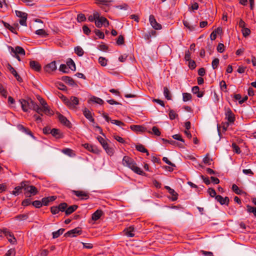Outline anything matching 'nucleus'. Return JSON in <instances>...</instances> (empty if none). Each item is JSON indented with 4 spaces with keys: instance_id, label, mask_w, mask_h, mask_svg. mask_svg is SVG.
<instances>
[{
    "instance_id": "obj_1",
    "label": "nucleus",
    "mask_w": 256,
    "mask_h": 256,
    "mask_svg": "<svg viewBox=\"0 0 256 256\" xmlns=\"http://www.w3.org/2000/svg\"><path fill=\"white\" fill-rule=\"evenodd\" d=\"M122 162L123 166L131 169L135 173L142 176L144 175L145 173L140 168L136 166V162L131 158L128 156H124L123 158Z\"/></svg>"
},
{
    "instance_id": "obj_2",
    "label": "nucleus",
    "mask_w": 256,
    "mask_h": 256,
    "mask_svg": "<svg viewBox=\"0 0 256 256\" xmlns=\"http://www.w3.org/2000/svg\"><path fill=\"white\" fill-rule=\"evenodd\" d=\"M97 140L108 155L112 156L114 154V150L108 146V142L103 138L100 136H98Z\"/></svg>"
},
{
    "instance_id": "obj_3",
    "label": "nucleus",
    "mask_w": 256,
    "mask_h": 256,
    "mask_svg": "<svg viewBox=\"0 0 256 256\" xmlns=\"http://www.w3.org/2000/svg\"><path fill=\"white\" fill-rule=\"evenodd\" d=\"M24 190L25 194L27 196H35L38 193V189L34 186H28L25 184Z\"/></svg>"
},
{
    "instance_id": "obj_4",
    "label": "nucleus",
    "mask_w": 256,
    "mask_h": 256,
    "mask_svg": "<svg viewBox=\"0 0 256 256\" xmlns=\"http://www.w3.org/2000/svg\"><path fill=\"white\" fill-rule=\"evenodd\" d=\"M79 104V100L78 98L72 96L68 99L66 106L70 109H75L76 106Z\"/></svg>"
},
{
    "instance_id": "obj_5",
    "label": "nucleus",
    "mask_w": 256,
    "mask_h": 256,
    "mask_svg": "<svg viewBox=\"0 0 256 256\" xmlns=\"http://www.w3.org/2000/svg\"><path fill=\"white\" fill-rule=\"evenodd\" d=\"M16 16L20 18L21 19L20 20V24L23 26H26V20L28 14L20 10H16Z\"/></svg>"
},
{
    "instance_id": "obj_6",
    "label": "nucleus",
    "mask_w": 256,
    "mask_h": 256,
    "mask_svg": "<svg viewBox=\"0 0 256 256\" xmlns=\"http://www.w3.org/2000/svg\"><path fill=\"white\" fill-rule=\"evenodd\" d=\"M95 24L98 28H101L102 25L105 27H107L109 26L110 24L106 18L101 16L100 18L96 20Z\"/></svg>"
},
{
    "instance_id": "obj_7",
    "label": "nucleus",
    "mask_w": 256,
    "mask_h": 256,
    "mask_svg": "<svg viewBox=\"0 0 256 256\" xmlns=\"http://www.w3.org/2000/svg\"><path fill=\"white\" fill-rule=\"evenodd\" d=\"M31 102L32 100L30 99H29L28 100L24 99H21L20 100L22 108L24 112H26L29 109H30Z\"/></svg>"
},
{
    "instance_id": "obj_8",
    "label": "nucleus",
    "mask_w": 256,
    "mask_h": 256,
    "mask_svg": "<svg viewBox=\"0 0 256 256\" xmlns=\"http://www.w3.org/2000/svg\"><path fill=\"white\" fill-rule=\"evenodd\" d=\"M72 192L82 200H87L89 198L88 193L84 191L74 190Z\"/></svg>"
},
{
    "instance_id": "obj_9",
    "label": "nucleus",
    "mask_w": 256,
    "mask_h": 256,
    "mask_svg": "<svg viewBox=\"0 0 256 256\" xmlns=\"http://www.w3.org/2000/svg\"><path fill=\"white\" fill-rule=\"evenodd\" d=\"M149 20L151 26L155 30H160L162 28L161 25L158 23L154 16L153 15H150L149 16Z\"/></svg>"
},
{
    "instance_id": "obj_10",
    "label": "nucleus",
    "mask_w": 256,
    "mask_h": 256,
    "mask_svg": "<svg viewBox=\"0 0 256 256\" xmlns=\"http://www.w3.org/2000/svg\"><path fill=\"white\" fill-rule=\"evenodd\" d=\"M44 70L48 73H51L52 72L56 70V66L55 61H53L50 63L48 64L44 68Z\"/></svg>"
},
{
    "instance_id": "obj_11",
    "label": "nucleus",
    "mask_w": 256,
    "mask_h": 256,
    "mask_svg": "<svg viewBox=\"0 0 256 256\" xmlns=\"http://www.w3.org/2000/svg\"><path fill=\"white\" fill-rule=\"evenodd\" d=\"M82 146L86 149L94 154H98L100 153V150L96 146L88 144H84Z\"/></svg>"
},
{
    "instance_id": "obj_12",
    "label": "nucleus",
    "mask_w": 256,
    "mask_h": 256,
    "mask_svg": "<svg viewBox=\"0 0 256 256\" xmlns=\"http://www.w3.org/2000/svg\"><path fill=\"white\" fill-rule=\"evenodd\" d=\"M17 128L19 130L30 136L32 138L36 139L35 136L33 135L32 132L28 128L24 126L22 124L18 125Z\"/></svg>"
},
{
    "instance_id": "obj_13",
    "label": "nucleus",
    "mask_w": 256,
    "mask_h": 256,
    "mask_svg": "<svg viewBox=\"0 0 256 256\" xmlns=\"http://www.w3.org/2000/svg\"><path fill=\"white\" fill-rule=\"evenodd\" d=\"M83 114L84 116L90 122H94V119L93 118L92 114L87 108H84L83 110Z\"/></svg>"
},
{
    "instance_id": "obj_14",
    "label": "nucleus",
    "mask_w": 256,
    "mask_h": 256,
    "mask_svg": "<svg viewBox=\"0 0 256 256\" xmlns=\"http://www.w3.org/2000/svg\"><path fill=\"white\" fill-rule=\"evenodd\" d=\"M25 182L20 183V186H16L14 190L12 192V194L14 196H18L22 192V189L24 190Z\"/></svg>"
},
{
    "instance_id": "obj_15",
    "label": "nucleus",
    "mask_w": 256,
    "mask_h": 256,
    "mask_svg": "<svg viewBox=\"0 0 256 256\" xmlns=\"http://www.w3.org/2000/svg\"><path fill=\"white\" fill-rule=\"evenodd\" d=\"M130 129L135 132H145L146 130V128L140 125H132L130 126Z\"/></svg>"
},
{
    "instance_id": "obj_16",
    "label": "nucleus",
    "mask_w": 256,
    "mask_h": 256,
    "mask_svg": "<svg viewBox=\"0 0 256 256\" xmlns=\"http://www.w3.org/2000/svg\"><path fill=\"white\" fill-rule=\"evenodd\" d=\"M81 234L82 230L78 228H77L68 232L66 235L74 237L76 235H80Z\"/></svg>"
},
{
    "instance_id": "obj_17",
    "label": "nucleus",
    "mask_w": 256,
    "mask_h": 256,
    "mask_svg": "<svg viewBox=\"0 0 256 256\" xmlns=\"http://www.w3.org/2000/svg\"><path fill=\"white\" fill-rule=\"evenodd\" d=\"M216 200L222 205V204L228 205V202H229V198L227 196H226L225 198H223L220 195H218V196H216Z\"/></svg>"
},
{
    "instance_id": "obj_18",
    "label": "nucleus",
    "mask_w": 256,
    "mask_h": 256,
    "mask_svg": "<svg viewBox=\"0 0 256 256\" xmlns=\"http://www.w3.org/2000/svg\"><path fill=\"white\" fill-rule=\"evenodd\" d=\"M30 66L32 69L36 72H39L41 69V66L40 64L38 62L35 60L30 61Z\"/></svg>"
},
{
    "instance_id": "obj_19",
    "label": "nucleus",
    "mask_w": 256,
    "mask_h": 256,
    "mask_svg": "<svg viewBox=\"0 0 256 256\" xmlns=\"http://www.w3.org/2000/svg\"><path fill=\"white\" fill-rule=\"evenodd\" d=\"M10 48L12 52H14L16 54H20L23 56L25 55V51L22 47L17 46L15 48L12 47H10Z\"/></svg>"
},
{
    "instance_id": "obj_20",
    "label": "nucleus",
    "mask_w": 256,
    "mask_h": 256,
    "mask_svg": "<svg viewBox=\"0 0 256 256\" xmlns=\"http://www.w3.org/2000/svg\"><path fill=\"white\" fill-rule=\"evenodd\" d=\"M226 118L230 122H234L235 120L234 115L230 109H228L226 113Z\"/></svg>"
},
{
    "instance_id": "obj_21",
    "label": "nucleus",
    "mask_w": 256,
    "mask_h": 256,
    "mask_svg": "<svg viewBox=\"0 0 256 256\" xmlns=\"http://www.w3.org/2000/svg\"><path fill=\"white\" fill-rule=\"evenodd\" d=\"M103 212L102 210H98L92 214V219L94 221H96L100 218Z\"/></svg>"
},
{
    "instance_id": "obj_22",
    "label": "nucleus",
    "mask_w": 256,
    "mask_h": 256,
    "mask_svg": "<svg viewBox=\"0 0 256 256\" xmlns=\"http://www.w3.org/2000/svg\"><path fill=\"white\" fill-rule=\"evenodd\" d=\"M125 234L128 237H134V228L133 226H130L124 230Z\"/></svg>"
},
{
    "instance_id": "obj_23",
    "label": "nucleus",
    "mask_w": 256,
    "mask_h": 256,
    "mask_svg": "<svg viewBox=\"0 0 256 256\" xmlns=\"http://www.w3.org/2000/svg\"><path fill=\"white\" fill-rule=\"evenodd\" d=\"M30 109H32L33 110L36 112L38 114H41L42 116V114L41 108L36 103H35L32 100L31 102Z\"/></svg>"
},
{
    "instance_id": "obj_24",
    "label": "nucleus",
    "mask_w": 256,
    "mask_h": 256,
    "mask_svg": "<svg viewBox=\"0 0 256 256\" xmlns=\"http://www.w3.org/2000/svg\"><path fill=\"white\" fill-rule=\"evenodd\" d=\"M30 109H32L33 110L36 112L38 114H41L42 116V114L41 108L36 103H35L32 100L31 102Z\"/></svg>"
},
{
    "instance_id": "obj_25",
    "label": "nucleus",
    "mask_w": 256,
    "mask_h": 256,
    "mask_svg": "<svg viewBox=\"0 0 256 256\" xmlns=\"http://www.w3.org/2000/svg\"><path fill=\"white\" fill-rule=\"evenodd\" d=\"M56 199L54 196L46 197L42 198V202L44 206H48L50 202H53Z\"/></svg>"
},
{
    "instance_id": "obj_26",
    "label": "nucleus",
    "mask_w": 256,
    "mask_h": 256,
    "mask_svg": "<svg viewBox=\"0 0 256 256\" xmlns=\"http://www.w3.org/2000/svg\"><path fill=\"white\" fill-rule=\"evenodd\" d=\"M42 113L44 112L46 114L48 115H52V112L50 110V108L48 106V104L43 105L42 108H41Z\"/></svg>"
},
{
    "instance_id": "obj_27",
    "label": "nucleus",
    "mask_w": 256,
    "mask_h": 256,
    "mask_svg": "<svg viewBox=\"0 0 256 256\" xmlns=\"http://www.w3.org/2000/svg\"><path fill=\"white\" fill-rule=\"evenodd\" d=\"M200 88L198 86H194L192 88V92L194 94H197V96L198 98H202L204 96V93L202 92H200Z\"/></svg>"
},
{
    "instance_id": "obj_28",
    "label": "nucleus",
    "mask_w": 256,
    "mask_h": 256,
    "mask_svg": "<svg viewBox=\"0 0 256 256\" xmlns=\"http://www.w3.org/2000/svg\"><path fill=\"white\" fill-rule=\"evenodd\" d=\"M51 134L54 137L59 138L62 137V134L60 132V130L56 128L52 129Z\"/></svg>"
},
{
    "instance_id": "obj_29",
    "label": "nucleus",
    "mask_w": 256,
    "mask_h": 256,
    "mask_svg": "<svg viewBox=\"0 0 256 256\" xmlns=\"http://www.w3.org/2000/svg\"><path fill=\"white\" fill-rule=\"evenodd\" d=\"M62 80L70 86L76 84L73 79L68 76H63Z\"/></svg>"
},
{
    "instance_id": "obj_30",
    "label": "nucleus",
    "mask_w": 256,
    "mask_h": 256,
    "mask_svg": "<svg viewBox=\"0 0 256 256\" xmlns=\"http://www.w3.org/2000/svg\"><path fill=\"white\" fill-rule=\"evenodd\" d=\"M136 148L138 151L142 152H146L147 156L149 155V152L143 145L141 144H137L136 146Z\"/></svg>"
},
{
    "instance_id": "obj_31",
    "label": "nucleus",
    "mask_w": 256,
    "mask_h": 256,
    "mask_svg": "<svg viewBox=\"0 0 256 256\" xmlns=\"http://www.w3.org/2000/svg\"><path fill=\"white\" fill-rule=\"evenodd\" d=\"M78 207V206L76 205H73L69 206L65 211L66 214V215L71 214L77 209Z\"/></svg>"
},
{
    "instance_id": "obj_32",
    "label": "nucleus",
    "mask_w": 256,
    "mask_h": 256,
    "mask_svg": "<svg viewBox=\"0 0 256 256\" xmlns=\"http://www.w3.org/2000/svg\"><path fill=\"white\" fill-rule=\"evenodd\" d=\"M62 152L65 154H66L71 157L74 156H75L74 151L72 149L68 148H64L62 150Z\"/></svg>"
},
{
    "instance_id": "obj_33",
    "label": "nucleus",
    "mask_w": 256,
    "mask_h": 256,
    "mask_svg": "<svg viewBox=\"0 0 256 256\" xmlns=\"http://www.w3.org/2000/svg\"><path fill=\"white\" fill-rule=\"evenodd\" d=\"M58 119L62 124H65L66 126H68L70 124V122L67 120V118L65 116H64L62 114H59Z\"/></svg>"
},
{
    "instance_id": "obj_34",
    "label": "nucleus",
    "mask_w": 256,
    "mask_h": 256,
    "mask_svg": "<svg viewBox=\"0 0 256 256\" xmlns=\"http://www.w3.org/2000/svg\"><path fill=\"white\" fill-rule=\"evenodd\" d=\"M112 2V0H96V4L105 6H108Z\"/></svg>"
},
{
    "instance_id": "obj_35",
    "label": "nucleus",
    "mask_w": 256,
    "mask_h": 256,
    "mask_svg": "<svg viewBox=\"0 0 256 256\" xmlns=\"http://www.w3.org/2000/svg\"><path fill=\"white\" fill-rule=\"evenodd\" d=\"M67 66H68V68L71 69L72 70H76V68L74 62L70 59L67 62Z\"/></svg>"
},
{
    "instance_id": "obj_36",
    "label": "nucleus",
    "mask_w": 256,
    "mask_h": 256,
    "mask_svg": "<svg viewBox=\"0 0 256 256\" xmlns=\"http://www.w3.org/2000/svg\"><path fill=\"white\" fill-rule=\"evenodd\" d=\"M74 52L79 56H81L84 54V50L80 46H77L74 48Z\"/></svg>"
},
{
    "instance_id": "obj_37",
    "label": "nucleus",
    "mask_w": 256,
    "mask_h": 256,
    "mask_svg": "<svg viewBox=\"0 0 256 256\" xmlns=\"http://www.w3.org/2000/svg\"><path fill=\"white\" fill-rule=\"evenodd\" d=\"M164 94L165 98L167 100H171L170 93L169 90L168 89V88L167 87H164Z\"/></svg>"
},
{
    "instance_id": "obj_38",
    "label": "nucleus",
    "mask_w": 256,
    "mask_h": 256,
    "mask_svg": "<svg viewBox=\"0 0 256 256\" xmlns=\"http://www.w3.org/2000/svg\"><path fill=\"white\" fill-rule=\"evenodd\" d=\"M64 231V229L60 228L57 231L52 232L53 238H58L61 234H63Z\"/></svg>"
},
{
    "instance_id": "obj_39",
    "label": "nucleus",
    "mask_w": 256,
    "mask_h": 256,
    "mask_svg": "<svg viewBox=\"0 0 256 256\" xmlns=\"http://www.w3.org/2000/svg\"><path fill=\"white\" fill-rule=\"evenodd\" d=\"M192 94L190 93L184 92L182 94V100L184 102H188L191 100Z\"/></svg>"
},
{
    "instance_id": "obj_40",
    "label": "nucleus",
    "mask_w": 256,
    "mask_h": 256,
    "mask_svg": "<svg viewBox=\"0 0 256 256\" xmlns=\"http://www.w3.org/2000/svg\"><path fill=\"white\" fill-rule=\"evenodd\" d=\"M36 34L42 37L46 38L48 36V34L43 29H39L36 31Z\"/></svg>"
},
{
    "instance_id": "obj_41",
    "label": "nucleus",
    "mask_w": 256,
    "mask_h": 256,
    "mask_svg": "<svg viewBox=\"0 0 256 256\" xmlns=\"http://www.w3.org/2000/svg\"><path fill=\"white\" fill-rule=\"evenodd\" d=\"M232 190L237 194H240L243 193V191L240 190L235 184H232Z\"/></svg>"
},
{
    "instance_id": "obj_42",
    "label": "nucleus",
    "mask_w": 256,
    "mask_h": 256,
    "mask_svg": "<svg viewBox=\"0 0 256 256\" xmlns=\"http://www.w3.org/2000/svg\"><path fill=\"white\" fill-rule=\"evenodd\" d=\"M150 134H153L156 136H160L161 134L159 129L156 126H153L152 128V132L148 131Z\"/></svg>"
},
{
    "instance_id": "obj_43",
    "label": "nucleus",
    "mask_w": 256,
    "mask_h": 256,
    "mask_svg": "<svg viewBox=\"0 0 256 256\" xmlns=\"http://www.w3.org/2000/svg\"><path fill=\"white\" fill-rule=\"evenodd\" d=\"M4 26L10 30L14 34H17L16 28L11 26L9 24L6 22H4Z\"/></svg>"
},
{
    "instance_id": "obj_44",
    "label": "nucleus",
    "mask_w": 256,
    "mask_h": 256,
    "mask_svg": "<svg viewBox=\"0 0 256 256\" xmlns=\"http://www.w3.org/2000/svg\"><path fill=\"white\" fill-rule=\"evenodd\" d=\"M90 100L100 104H102L104 103V101L101 98L94 96L91 98Z\"/></svg>"
},
{
    "instance_id": "obj_45",
    "label": "nucleus",
    "mask_w": 256,
    "mask_h": 256,
    "mask_svg": "<svg viewBox=\"0 0 256 256\" xmlns=\"http://www.w3.org/2000/svg\"><path fill=\"white\" fill-rule=\"evenodd\" d=\"M172 196V200L173 201L176 200L178 199V194L175 192V190L172 188L168 192Z\"/></svg>"
},
{
    "instance_id": "obj_46",
    "label": "nucleus",
    "mask_w": 256,
    "mask_h": 256,
    "mask_svg": "<svg viewBox=\"0 0 256 256\" xmlns=\"http://www.w3.org/2000/svg\"><path fill=\"white\" fill-rule=\"evenodd\" d=\"M107 62H108V60L104 57L100 56L98 58V62L102 66H106Z\"/></svg>"
},
{
    "instance_id": "obj_47",
    "label": "nucleus",
    "mask_w": 256,
    "mask_h": 256,
    "mask_svg": "<svg viewBox=\"0 0 256 256\" xmlns=\"http://www.w3.org/2000/svg\"><path fill=\"white\" fill-rule=\"evenodd\" d=\"M212 161V159L210 158L209 154H207L204 158H203V162L206 164L210 165V162Z\"/></svg>"
},
{
    "instance_id": "obj_48",
    "label": "nucleus",
    "mask_w": 256,
    "mask_h": 256,
    "mask_svg": "<svg viewBox=\"0 0 256 256\" xmlns=\"http://www.w3.org/2000/svg\"><path fill=\"white\" fill-rule=\"evenodd\" d=\"M168 114L170 120H174L178 116V114L174 110H170Z\"/></svg>"
},
{
    "instance_id": "obj_49",
    "label": "nucleus",
    "mask_w": 256,
    "mask_h": 256,
    "mask_svg": "<svg viewBox=\"0 0 256 256\" xmlns=\"http://www.w3.org/2000/svg\"><path fill=\"white\" fill-rule=\"evenodd\" d=\"M219 59L218 58H215L212 62V66L213 68V69H216L218 64H219Z\"/></svg>"
},
{
    "instance_id": "obj_50",
    "label": "nucleus",
    "mask_w": 256,
    "mask_h": 256,
    "mask_svg": "<svg viewBox=\"0 0 256 256\" xmlns=\"http://www.w3.org/2000/svg\"><path fill=\"white\" fill-rule=\"evenodd\" d=\"M59 70L60 71L64 73L68 72L69 70V68L68 67V66L64 64H61L60 66Z\"/></svg>"
},
{
    "instance_id": "obj_51",
    "label": "nucleus",
    "mask_w": 256,
    "mask_h": 256,
    "mask_svg": "<svg viewBox=\"0 0 256 256\" xmlns=\"http://www.w3.org/2000/svg\"><path fill=\"white\" fill-rule=\"evenodd\" d=\"M0 94L4 98H6L7 96V91L4 89L2 84H0Z\"/></svg>"
},
{
    "instance_id": "obj_52",
    "label": "nucleus",
    "mask_w": 256,
    "mask_h": 256,
    "mask_svg": "<svg viewBox=\"0 0 256 256\" xmlns=\"http://www.w3.org/2000/svg\"><path fill=\"white\" fill-rule=\"evenodd\" d=\"M183 24L190 31L194 30L195 28L194 26H190V23L186 20H183Z\"/></svg>"
},
{
    "instance_id": "obj_53",
    "label": "nucleus",
    "mask_w": 256,
    "mask_h": 256,
    "mask_svg": "<svg viewBox=\"0 0 256 256\" xmlns=\"http://www.w3.org/2000/svg\"><path fill=\"white\" fill-rule=\"evenodd\" d=\"M32 205L36 208H40L44 204L42 202V200H34L32 202Z\"/></svg>"
},
{
    "instance_id": "obj_54",
    "label": "nucleus",
    "mask_w": 256,
    "mask_h": 256,
    "mask_svg": "<svg viewBox=\"0 0 256 256\" xmlns=\"http://www.w3.org/2000/svg\"><path fill=\"white\" fill-rule=\"evenodd\" d=\"M60 211L64 212L66 211L67 208V204L65 202L62 203L58 206Z\"/></svg>"
},
{
    "instance_id": "obj_55",
    "label": "nucleus",
    "mask_w": 256,
    "mask_h": 256,
    "mask_svg": "<svg viewBox=\"0 0 256 256\" xmlns=\"http://www.w3.org/2000/svg\"><path fill=\"white\" fill-rule=\"evenodd\" d=\"M86 18L85 16L82 14H80L78 15L77 20L78 22H82L86 20Z\"/></svg>"
},
{
    "instance_id": "obj_56",
    "label": "nucleus",
    "mask_w": 256,
    "mask_h": 256,
    "mask_svg": "<svg viewBox=\"0 0 256 256\" xmlns=\"http://www.w3.org/2000/svg\"><path fill=\"white\" fill-rule=\"evenodd\" d=\"M16 251L14 249L9 250L5 254V256H15Z\"/></svg>"
},
{
    "instance_id": "obj_57",
    "label": "nucleus",
    "mask_w": 256,
    "mask_h": 256,
    "mask_svg": "<svg viewBox=\"0 0 256 256\" xmlns=\"http://www.w3.org/2000/svg\"><path fill=\"white\" fill-rule=\"evenodd\" d=\"M110 122L113 124H115L116 126H124V124L122 122L118 120H111Z\"/></svg>"
},
{
    "instance_id": "obj_58",
    "label": "nucleus",
    "mask_w": 256,
    "mask_h": 256,
    "mask_svg": "<svg viewBox=\"0 0 256 256\" xmlns=\"http://www.w3.org/2000/svg\"><path fill=\"white\" fill-rule=\"evenodd\" d=\"M115 8L120 10H126L128 8V6L126 4H123L121 5L115 6Z\"/></svg>"
},
{
    "instance_id": "obj_59",
    "label": "nucleus",
    "mask_w": 256,
    "mask_h": 256,
    "mask_svg": "<svg viewBox=\"0 0 256 256\" xmlns=\"http://www.w3.org/2000/svg\"><path fill=\"white\" fill-rule=\"evenodd\" d=\"M7 67L10 72L14 75V76H16V74L18 73L15 69L10 64H8Z\"/></svg>"
},
{
    "instance_id": "obj_60",
    "label": "nucleus",
    "mask_w": 256,
    "mask_h": 256,
    "mask_svg": "<svg viewBox=\"0 0 256 256\" xmlns=\"http://www.w3.org/2000/svg\"><path fill=\"white\" fill-rule=\"evenodd\" d=\"M224 50V46L223 44L220 43L217 46V50L219 52H222Z\"/></svg>"
},
{
    "instance_id": "obj_61",
    "label": "nucleus",
    "mask_w": 256,
    "mask_h": 256,
    "mask_svg": "<svg viewBox=\"0 0 256 256\" xmlns=\"http://www.w3.org/2000/svg\"><path fill=\"white\" fill-rule=\"evenodd\" d=\"M242 32L243 36H244L246 37L250 34V29H248V28H242Z\"/></svg>"
},
{
    "instance_id": "obj_62",
    "label": "nucleus",
    "mask_w": 256,
    "mask_h": 256,
    "mask_svg": "<svg viewBox=\"0 0 256 256\" xmlns=\"http://www.w3.org/2000/svg\"><path fill=\"white\" fill-rule=\"evenodd\" d=\"M28 218V216L26 214H19L15 217L16 219L19 220H26Z\"/></svg>"
},
{
    "instance_id": "obj_63",
    "label": "nucleus",
    "mask_w": 256,
    "mask_h": 256,
    "mask_svg": "<svg viewBox=\"0 0 256 256\" xmlns=\"http://www.w3.org/2000/svg\"><path fill=\"white\" fill-rule=\"evenodd\" d=\"M95 33H96V34L100 38H104V34L100 32V30H95Z\"/></svg>"
},
{
    "instance_id": "obj_64",
    "label": "nucleus",
    "mask_w": 256,
    "mask_h": 256,
    "mask_svg": "<svg viewBox=\"0 0 256 256\" xmlns=\"http://www.w3.org/2000/svg\"><path fill=\"white\" fill-rule=\"evenodd\" d=\"M247 210L248 212H252L254 214H255V213H256V207H252V206H247Z\"/></svg>"
}]
</instances>
